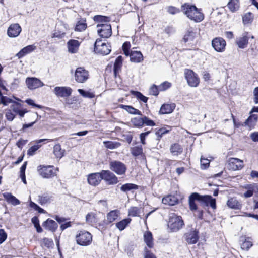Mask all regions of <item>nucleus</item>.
<instances>
[{
  "instance_id": "f8f14e48",
  "label": "nucleus",
  "mask_w": 258,
  "mask_h": 258,
  "mask_svg": "<svg viewBox=\"0 0 258 258\" xmlns=\"http://www.w3.org/2000/svg\"><path fill=\"white\" fill-rule=\"evenodd\" d=\"M243 161L239 159L231 158L229 159L227 164L226 167L228 169L236 171L241 169L243 165Z\"/></svg>"
},
{
  "instance_id": "dca6fc26",
  "label": "nucleus",
  "mask_w": 258,
  "mask_h": 258,
  "mask_svg": "<svg viewBox=\"0 0 258 258\" xmlns=\"http://www.w3.org/2000/svg\"><path fill=\"white\" fill-rule=\"evenodd\" d=\"M10 110L15 114L18 115L20 117H23L25 113L28 112V111L25 109H23L21 104L14 102L11 105Z\"/></svg>"
},
{
  "instance_id": "1a4fd4ad",
  "label": "nucleus",
  "mask_w": 258,
  "mask_h": 258,
  "mask_svg": "<svg viewBox=\"0 0 258 258\" xmlns=\"http://www.w3.org/2000/svg\"><path fill=\"white\" fill-rule=\"evenodd\" d=\"M89 78L88 71L83 67H78L75 72V79L78 83H83Z\"/></svg>"
},
{
  "instance_id": "473e14b6",
  "label": "nucleus",
  "mask_w": 258,
  "mask_h": 258,
  "mask_svg": "<svg viewBox=\"0 0 258 258\" xmlns=\"http://www.w3.org/2000/svg\"><path fill=\"white\" fill-rule=\"evenodd\" d=\"M120 215V212L118 210L111 211L107 214V220L109 223H112L116 220Z\"/></svg>"
},
{
  "instance_id": "680f3d73",
  "label": "nucleus",
  "mask_w": 258,
  "mask_h": 258,
  "mask_svg": "<svg viewBox=\"0 0 258 258\" xmlns=\"http://www.w3.org/2000/svg\"><path fill=\"white\" fill-rule=\"evenodd\" d=\"M7 237V234L3 229H0V244L3 243Z\"/></svg>"
},
{
  "instance_id": "393cba45",
  "label": "nucleus",
  "mask_w": 258,
  "mask_h": 258,
  "mask_svg": "<svg viewBox=\"0 0 258 258\" xmlns=\"http://www.w3.org/2000/svg\"><path fill=\"white\" fill-rule=\"evenodd\" d=\"M129 55L130 56V60L133 62L138 63L142 61L143 60V55L140 51H132Z\"/></svg>"
},
{
  "instance_id": "09e8293b",
  "label": "nucleus",
  "mask_w": 258,
  "mask_h": 258,
  "mask_svg": "<svg viewBox=\"0 0 258 258\" xmlns=\"http://www.w3.org/2000/svg\"><path fill=\"white\" fill-rule=\"evenodd\" d=\"M42 245V246L49 248L53 247L54 243L52 239L48 238H44L43 239Z\"/></svg>"
},
{
  "instance_id": "f3484780",
  "label": "nucleus",
  "mask_w": 258,
  "mask_h": 258,
  "mask_svg": "<svg viewBox=\"0 0 258 258\" xmlns=\"http://www.w3.org/2000/svg\"><path fill=\"white\" fill-rule=\"evenodd\" d=\"M72 90L68 87H56L54 89L55 94L60 97L69 96L72 93Z\"/></svg>"
},
{
  "instance_id": "2eb2a0df",
  "label": "nucleus",
  "mask_w": 258,
  "mask_h": 258,
  "mask_svg": "<svg viewBox=\"0 0 258 258\" xmlns=\"http://www.w3.org/2000/svg\"><path fill=\"white\" fill-rule=\"evenodd\" d=\"M212 45L216 51L221 52L225 50L226 41L222 38H215L212 40Z\"/></svg>"
},
{
  "instance_id": "ea45409f",
  "label": "nucleus",
  "mask_w": 258,
  "mask_h": 258,
  "mask_svg": "<svg viewBox=\"0 0 258 258\" xmlns=\"http://www.w3.org/2000/svg\"><path fill=\"white\" fill-rule=\"evenodd\" d=\"M228 7L231 11L233 12L236 11L239 8V1L231 0L228 4Z\"/></svg>"
},
{
  "instance_id": "412c9836",
  "label": "nucleus",
  "mask_w": 258,
  "mask_h": 258,
  "mask_svg": "<svg viewBox=\"0 0 258 258\" xmlns=\"http://www.w3.org/2000/svg\"><path fill=\"white\" fill-rule=\"evenodd\" d=\"M226 204L229 208L235 210H240L242 206L241 202L236 198H231L229 199L227 201Z\"/></svg>"
},
{
  "instance_id": "69168bd1",
  "label": "nucleus",
  "mask_w": 258,
  "mask_h": 258,
  "mask_svg": "<svg viewBox=\"0 0 258 258\" xmlns=\"http://www.w3.org/2000/svg\"><path fill=\"white\" fill-rule=\"evenodd\" d=\"M65 35V33L55 31L52 35V38H62Z\"/></svg>"
},
{
  "instance_id": "9b49d317",
  "label": "nucleus",
  "mask_w": 258,
  "mask_h": 258,
  "mask_svg": "<svg viewBox=\"0 0 258 258\" xmlns=\"http://www.w3.org/2000/svg\"><path fill=\"white\" fill-rule=\"evenodd\" d=\"M95 51L102 55L108 54L110 51V46L109 44H106L104 43H102L101 40H97L94 45Z\"/></svg>"
},
{
  "instance_id": "338daca9",
  "label": "nucleus",
  "mask_w": 258,
  "mask_h": 258,
  "mask_svg": "<svg viewBox=\"0 0 258 258\" xmlns=\"http://www.w3.org/2000/svg\"><path fill=\"white\" fill-rule=\"evenodd\" d=\"M16 115L10 109L6 112V116L8 120L12 121Z\"/></svg>"
},
{
  "instance_id": "864d4df0",
  "label": "nucleus",
  "mask_w": 258,
  "mask_h": 258,
  "mask_svg": "<svg viewBox=\"0 0 258 258\" xmlns=\"http://www.w3.org/2000/svg\"><path fill=\"white\" fill-rule=\"evenodd\" d=\"M30 116L33 118V119H34L35 120L34 121L31 122V123H28V124H25L23 125V128H28L29 127H31L32 126V125L35 122L36 120L38 117V115L36 112H32L30 114Z\"/></svg>"
},
{
  "instance_id": "6e6d98bb",
  "label": "nucleus",
  "mask_w": 258,
  "mask_h": 258,
  "mask_svg": "<svg viewBox=\"0 0 258 258\" xmlns=\"http://www.w3.org/2000/svg\"><path fill=\"white\" fill-rule=\"evenodd\" d=\"M171 86V84L170 82L165 81L159 85V90L161 91H165L169 88Z\"/></svg>"
},
{
  "instance_id": "a19ab883",
  "label": "nucleus",
  "mask_w": 258,
  "mask_h": 258,
  "mask_svg": "<svg viewBox=\"0 0 258 258\" xmlns=\"http://www.w3.org/2000/svg\"><path fill=\"white\" fill-rule=\"evenodd\" d=\"M87 28V24L86 21L81 20L77 22L75 30L76 31L81 32L85 30Z\"/></svg>"
},
{
  "instance_id": "4c0bfd02",
  "label": "nucleus",
  "mask_w": 258,
  "mask_h": 258,
  "mask_svg": "<svg viewBox=\"0 0 258 258\" xmlns=\"http://www.w3.org/2000/svg\"><path fill=\"white\" fill-rule=\"evenodd\" d=\"M53 153L56 158L60 159L63 156L64 150L61 149L59 144H56L53 147Z\"/></svg>"
},
{
  "instance_id": "a18cd8bd",
  "label": "nucleus",
  "mask_w": 258,
  "mask_h": 258,
  "mask_svg": "<svg viewBox=\"0 0 258 258\" xmlns=\"http://www.w3.org/2000/svg\"><path fill=\"white\" fill-rule=\"evenodd\" d=\"M133 124L138 127H142L144 125L143 117H135L132 119Z\"/></svg>"
},
{
  "instance_id": "7c9ffc66",
  "label": "nucleus",
  "mask_w": 258,
  "mask_h": 258,
  "mask_svg": "<svg viewBox=\"0 0 258 258\" xmlns=\"http://www.w3.org/2000/svg\"><path fill=\"white\" fill-rule=\"evenodd\" d=\"M170 150L173 156H178L182 153L183 148L180 145L174 143L171 145Z\"/></svg>"
},
{
  "instance_id": "2f4dec72",
  "label": "nucleus",
  "mask_w": 258,
  "mask_h": 258,
  "mask_svg": "<svg viewBox=\"0 0 258 258\" xmlns=\"http://www.w3.org/2000/svg\"><path fill=\"white\" fill-rule=\"evenodd\" d=\"M123 58L121 56H118L114 64V75L116 76L117 74L120 72L122 66Z\"/></svg>"
},
{
  "instance_id": "13d9d810",
  "label": "nucleus",
  "mask_w": 258,
  "mask_h": 258,
  "mask_svg": "<svg viewBox=\"0 0 258 258\" xmlns=\"http://www.w3.org/2000/svg\"><path fill=\"white\" fill-rule=\"evenodd\" d=\"M252 243L251 241L246 240L244 242L242 243L241 247L243 250H248L250 247L252 246Z\"/></svg>"
},
{
  "instance_id": "4be33fe9",
  "label": "nucleus",
  "mask_w": 258,
  "mask_h": 258,
  "mask_svg": "<svg viewBox=\"0 0 258 258\" xmlns=\"http://www.w3.org/2000/svg\"><path fill=\"white\" fill-rule=\"evenodd\" d=\"M186 240L188 244H195L198 239V232L195 230H191L185 234Z\"/></svg>"
},
{
  "instance_id": "0eeeda50",
  "label": "nucleus",
  "mask_w": 258,
  "mask_h": 258,
  "mask_svg": "<svg viewBox=\"0 0 258 258\" xmlns=\"http://www.w3.org/2000/svg\"><path fill=\"white\" fill-rule=\"evenodd\" d=\"M109 168L111 170L118 175H123L126 171L125 165L119 161L113 160L109 162Z\"/></svg>"
},
{
  "instance_id": "39448f33",
  "label": "nucleus",
  "mask_w": 258,
  "mask_h": 258,
  "mask_svg": "<svg viewBox=\"0 0 258 258\" xmlns=\"http://www.w3.org/2000/svg\"><path fill=\"white\" fill-rule=\"evenodd\" d=\"M183 225L184 222L181 216L173 214L170 217L168 226L172 231H178Z\"/></svg>"
},
{
  "instance_id": "6e6552de",
  "label": "nucleus",
  "mask_w": 258,
  "mask_h": 258,
  "mask_svg": "<svg viewBox=\"0 0 258 258\" xmlns=\"http://www.w3.org/2000/svg\"><path fill=\"white\" fill-rule=\"evenodd\" d=\"M97 28L98 34L102 38H108L112 34L111 27L109 23H98Z\"/></svg>"
},
{
  "instance_id": "de8ad7c7",
  "label": "nucleus",
  "mask_w": 258,
  "mask_h": 258,
  "mask_svg": "<svg viewBox=\"0 0 258 258\" xmlns=\"http://www.w3.org/2000/svg\"><path fill=\"white\" fill-rule=\"evenodd\" d=\"M132 94L134 95L138 99L140 100L144 103H146L148 98L144 96L141 92L138 91H132Z\"/></svg>"
},
{
  "instance_id": "a878e982",
  "label": "nucleus",
  "mask_w": 258,
  "mask_h": 258,
  "mask_svg": "<svg viewBox=\"0 0 258 258\" xmlns=\"http://www.w3.org/2000/svg\"><path fill=\"white\" fill-rule=\"evenodd\" d=\"M43 226L46 229L52 232L55 231L58 227V225L56 222L53 220L47 219L43 224Z\"/></svg>"
},
{
  "instance_id": "c85d7f7f",
  "label": "nucleus",
  "mask_w": 258,
  "mask_h": 258,
  "mask_svg": "<svg viewBox=\"0 0 258 258\" xmlns=\"http://www.w3.org/2000/svg\"><path fill=\"white\" fill-rule=\"evenodd\" d=\"M144 240L147 246L150 248L154 246L153 238L152 233L150 231H146L144 234Z\"/></svg>"
},
{
  "instance_id": "4d7b16f0",
  "label": "nucleus",
  "mask_w": 258,
  "mask_h": 258,
  "mask_svg": "<svg viewBox=\"0 0 258 258\" xmlns=\"http://www.w3.org/2000/svg\"><path fill=\"white\" fill-rule=\"evenodd\" d=\"M201 166L202 169H205L208 167L210 163V161L208 159L201 158Z\"/></svg>"
},
{
  "instance_id": "79ce46f5",
  "label": "nucleus",
  "mask_w": 258,
  "mask_h": 258,
  "mask_svg": "<svg viewBox=\"0 0 258 258\" xmlns=\"http://www.w3.org/2000/svg\"><path fill=\"white\" fill-rule=\"evenodd\" d=\"M253 19V16L250 12L246 13L242 17L243 23L244 25L251 24Z\"/></svg>"
},
{
  "instance_id": "aec40b11",
  "label": "nucleus",
  "mask_w": 258,
  "mask_h": 258,
  "mask_svg": "<svg viewBox=\"0 0 258 258\" xmlns=\"http://www.w3.org/2000/svg\"><path fill=\"white\" fill-rule=\"evenodd\" d=\"M101 180L100 172L90 174L87 178L88 183L95 186L98 185Z\"/></svg>"
},
{
  "instance_id": "4468645a",
  "label": "nucleus",
  "mask_w": 258,
  "mask_h": 258,
  "mask_svg": "<svg viewBox=\"0 0 258 258\" xmlns=\"http://www.w3.org/2000/svg\"><path fill=\"white\" fill-rule=\"evenodd\" d=\"M25 83L27 87L30 90H34L44 85V83L40 79L35 77L27 78Z\"/></svg>"
},
{
  "instance_id": "3c124183",
  "label": "nucleus",
  "mask_w": 258,
  "mask_h": 258,
  "mask_svg": "<svg viewBox=\"0 0 258 258\" xmlns=\"http://www.w3.org/2000/svg\"><path fill=\"white\" fill-rule=\"evenodd\" d=\"M50 198L49 196H48L46 194H44L42 196H38V202L39 203L43 205L49 202H50Z\"/></svg>"
},
{
  "instance_id": "49530a36",
  "label": "nucleus",
  "mask_w": 258,
  "mask_h": 258,
  "mask_svg": "<svg viewBox=\"0 0 258 258\" xmlns=\"http://www.w3.org/2000/svg\"><path fill=\"white\" fill-rule=\"evenodd\" d=\"M196 34L195 32H193L192 31H189L184 35L183 40L185 42L191 41L194 40V38L196 37Z\"/></svg>"
},
{
  "instance_id": "423d86ee",
  "label": "nucleus",
  "mask_w": 258,
  "mask_h": 258,
  "mask_svg": "<svg viewBox=\"0 0 258 258\" xmlns=\"http://www.w3.org/2000/svg\"><path fill=\"white\" fill-rule=\"evenodd\" d=\"M185 78L187 81L188 85L191 87H197L200 83V78L198 75L192 70L190 69H185L184 71Z\"/></svg>"
},
{
  "instance_id": "e2e57ef3",
  "label": "nucleus",
  "mask_w": 258,
  "mask_h": 258,
  "mask_svg": "<svg viewBox=\"0 0 258 258\" xmlns=\"http://www.w3.org/2000/svg\"><path fill=\"white\" fill-rule=\"evenodd\" d=\"M158 89L156 85H153L150 88V94L153 95L157 96L158 93Z\"/></svg>"
},
{
  "instance_id": "9d476101",
  "label": "nucleus",
  "mask_w": 258,
  "mask_h": 258,
  "mask_svg": "<svg viewBox=\"0 0 258 258\" xmlns=\"http://www.w3.org/2000/svg\"><path fill=\"white\" fill-rule=\"evenodd\" d=\"M101 179L105 181L109 185H113L118 183L116 175L109 170H102L100 172Z\"/></svg>"
},
{
  "instance_id": "7ed1b4c3",
  "label": "nucleus",
  "mask_w": 258,
  "mask_h": 258,
  "mask_svg": "<svg viewBox=\"0 0 258 258\" xmlns=\"http://www.w3.org/2000/svg\"><path fill=\"white\" fill-rule=\"evenodd\" d=\"M76 242L81 246H88L92 241L91 233L86 231H80L76 236Z\"/></svg>"
},
{
  "instance_id": "f03ea898",
  "label": "nucleus",
  "mask_w": 258,
  "mask_h": 258,
  "mask_svg": "<svg viewBox=\"0 0 258 258\" xmlns=\"http://www.w3.org/2000/svg\"><path fill=\"white\" fill-rule=\"evenodd\" d=\"M182 9L186 16L196 22H200L204 19L203 14L195 6L185 4Z\"/></svg>"
},
{
  "instance_id": "20e7f679",
  "label": "nucleus",
  "mask_w": 258,
  "mask_h": 258,
  "mask_svg": "<svg viewBox=\"0 0 258 258\" xmlns=\"http://www.w3.org/2000/svg\"><path fill=\"white\" fill-rule=\"evenodd\" d=\"M54 170L53 166L39 165L37 167V171L39 174L44 178H51L56 175V171Z\"/></svg>"
},
{
  "instance_id": "bb28decb",
  "label": "nucleus",
  "mask_w": 258,
  "mask_h": 258,
  "mask_svg": "<svg viewBox=\"0 0 258 258\" xmlns=\"http://www.w3.org/2000/svg\"><path fill=\"white\" fill-rule=\"evenodd\" d=\"M3 196L9 203L14 206H16L20 204V201L10 193L5 192L3 194Z\"/></svg>"
},
{
  "instance_id": "f704fd0d",
  "label": "nucleus",
  "mask_w": 258,
  "mask_h": 258,
  "mask_svg": "<svg viewBox=\"0 0 258 258\" xmlns=\"http://www.w3.org/2000/svg\"><path fill=\"white\" fill-rule=\"evenodd\" d=\"M46 140H47V139H40L37 140L36 141L37 144L32 146L31 147H30L27 151V154L29 156L33 155L35 154V152L41 147V146L38 145V144Z\"/></svg>"
},
{
  "instance_id": "6ab92c4d",
  "label": "nucleus",
  "mask_w": 258,
  "mask_h": 258,
  "mask_svg": "<svg viewBox=\"0 0 258 258\" xmlns=\"http://www.w3.org/2000/svg\"><path fill=\"white\" fill-rule=\"evenodd\" d=\"M21 31V28L18 24H13L11 25L7 31L9 36L11 37H16L18 36Z\"/></svg>"
},
{
  "instance_id": "c03bdc74",
  "label": "nucleus",
  "mask_w": 258,
  "mask_h": 258,
  "mask_svg": "<svg viewBox=\"0 0 258 258\" xmlns=\"http://www.w3.org/2000/svg\"><path fill=\"white\" fill-rule=\"evenodd\" d=\"M122 108L130 114L141 115L140 111L131 106L123 105Z\"/></svg>"
},
{
  "instance_id": "774afa93",
  "label": "nucleus",
  "mask_w": 258,
  "mask_h": 258,
  "mask_svg": "<svg viewBox=\"0 0 258 258\" xmlns=\"http://www.w3.org/2000/svg\"><path fill=\"white\" fill-rule=\"evenodd\" d=\"M25 102L28 104L29 105H32L34 107H37L38 108H42V106L41 105H38V104H36L34 101L31 99H27Z\"/></svg>"
},
{
  "instance_id": "bf43d9fd",
  "label": "nucleus",
  "mask_w": 258,
  "mask_h": 258,
  "mask_svg": "<svg viewBox=\"0 0 258 258\" xmlns=\"http://www.w3.org/2000/svg\"><path fill=\"white\" fill-rule=\"evenodd\" d=\"M131 45L129 42H124L122 46V49L124 51V53L126 56H128L130 54V48Z\"/></svg>"
},
{
  "instance_id": "8fccbe9b",
  "label": "nucleus",
  "mask_w": 258,
  "mask_h": 258,
  "mask_svg": "<svg viewBox=\"0 0 258 258\" xmlns=\"http://www.w3.org/2000/svg\"><path fill=\"white\" fill-rule=\"evenodd\" d=\"M140 209L137 207H132L128 209V215L132 217L138 216Z\"/></svg>"
},
{
  "instance_id": "cd10ccee",
  "label": "nucleus",
  "mask_w": 258,
  "mask_h": 258,
  "mask_svg": "<svg viewBox=\"0 0 258 258\" xmlns=\"http://www.w3.org/2000/svg\"><path fill=\"white\" fill-rule=\"evenodd\" d=\"M175 104H163L161 106L159 112L162 114L170 113L173 112V111L175 109Z\"/></svg>"
},
{
  "instance_id": "c756f323",
  "label": "nucleus",
  "mask_w": 258,
  "mask_h": 258,
  "mask_svg": "<svg viewBox=\"0 0 258 258\" xmlns=\"http://www.w3.org/2000/svg\"><path fill=\"white\" fill-rule=\"evenodd\" d=\"M177 202V198L172 195H168L162 199V203L169 206L174 205Z\"/></svg>"
},
{
  "instance_id": "5fc2aeb1",
  "label": "nucleus",
  "mask_w": 258,
  "mask_h": 258,
  "mask_svg": "<svg viewBox=\"0 0 258 258\" xmlns=\"http://www.w3.org/2000/svg\"><path fill=\"white\" fill-rule=\"evenodd\" d=\"M94 20L98 22L99 23H103L104 22L105 23L108 21V18L107 17L99 15L95 16Z\"/></svg>"
},
{
  "instance_id": "5701e85b",
  "label": "nucleus",
  "mask_w": 258,
  "mask_h": 258,
  "mask_svg": "<svg viewBox=\"0 0 258 258\" xmlns=\"http://www.w3.org/2000/svg\"><path fill=\"white\" fill-rule=\"evenodd\" d=\"M36 49V46L35 45H28L22 49L17 54L16 56L21 58L26 55L29 54Z\"/></svg>"
},
{
  "instance_id": "603ef678",
  "label": "nucleus",
  "mask_w": 258,
  "mask_h": 258,
  "mask_svg": "<svg viewBox=\"0 0 258 258\" xmlns=\"http://www.w3.org/2000/svg\"><path fill=\"white\" fill-rule=\"evenodd\" d=\"M78 91L79 92V93L84 97L92 98L95 97L94 94L92 92H89V91H85L84 90L81 89H78Z\"/></svg>"
},
{
  "instance_id": "58836bf2",
  "label": "nucleus",
  "mask_w": 258,
  "mask_h": 258,
  "mask_svg": "<svg viewBox=\"0 0 258 258\" xmlns=\"http://www.w3.org/2000/svg\"><path fill=\"white\" fill-rule=\"evenodd\" d=\"M138 188V186L136 184L133 183H126L122 185L120 187V190L122 191L127 192L132 190L137 189Z\"/></svg>"
},
{
  "instance_id": "052dcab7",
  "label": "nucleus",
  "mask_w": 258,
  "mask_h": 258,
  "mask_svg": "<svg viewBox=\"0 0 258 258\" xmlns=\"http://www.w3.org/2000/svg\"><path fill=\"white\" fill-rule=\"evenodd\" d=\"M143 119L144 124H145L146 125L149 126H153L155 125V122L153 120L150 119L149 118L144 116L143 117Z\"/></svg>"
},
{
  "instance_id": "b1692460",
  "label": "nucleus",
  "mask_w": 258,
  "mask_h": 258,
  "mask_svg": "<svg viewBox=\"0 0 258 258\" xmlns=\"http://www.w3.org/2000/svg\"><path fill=\"white\" fill-rule=\"evenodd\" d=\"M257 120V115L255 114H251L249 117L241 124L242 126H248L249 127H254Z\"/></svg>"
},
{
  "instance_id": "c9c22d12",
  "label": "nucleus",
  "mask_w": 258,
  "mask_h": 258,
  "mask_svg": "<svg viewBox=\"0 0 258 258\" xmlns=\"http://www.w3.org/2000/svg\"><path fill=\"white\" fill-rule=\"evenodd\" d=\"M248 43V38L247 36L244 35L239 37L236 42L238 47L240 48H244L246 47Z\"/></svg>"
},
{
  "instance_id": "0e129e2a",
  "label": "nucleus",
  "mask_w": 258,
  "mask_h": 258,
  "mask_svg": "<svg viewBox=\"0 0 258 258\" xmlns=\"http://www.w3.org/2000/svg\"><path fill=\"white\" fill-rule=\"evenodd\" d=\"M144 257L145 258H156L155 255L150 252L147 247H145L144 248Z\"/></svg>"
},
{
  "instance_id": "a211bd4d",
  "label": "nucleus",
  "mask_w": 258,
  "mask_h": 258,
  "mask_svg": "<svg viewBox=\"0 0 258 258\" xmlns=\"http://www.w3.org/2000/svg\"><path fill=\"white\" fill-rule=\"evenodd\" d=\"M80 45V42L78 40L71 39L67 42V47L69 53L72 54L78 52Z\"/></svg>"
},
{
  "instance_id": "ddd939ff",
  "label": "nucleus",
  "mask_w": 258,
  "mask_h": 258,
  "mask_svg": "<svg viewBox=\"0 0 258 258\" xmlns=\"http://www.w3.org/2000/svg\"><path fill=\"white\" fill-rule=\"evenodd\" d=\"M131 153L132 155L136 159L140 160V162L143 163L146 162V158L145 154L143 153V148L141 145H138L131 148Z\"/></svg>"
},
{
  "instance_id": "f257e3e1",
  "label": "nucleus",
  "mask_w": 258,
  "mask_h": 258,
  "mask_svg": "<svg viewBox=\"0 0 258 258\" xmlns=\"http://www.w3.org/2000/svg\"><path fill=\"white\" fill-rule=\"evenodd\" d=\"M195 201L199 202L203 208L210 206L213 209L216 208V199L213 198L211 196H202L197 192L191 194L189 197L188 199L189 209L192 211L197 210V216L200 219H203V211L202 210H198Z\"/></svg>"
},
{
  "instance_id": "e433bc0d",
  "label": "nucleus",
  "mask_w": 258,
  "mask_h": 258,
  "mask_svg": "<svg viewBox=\"0 0 258 258\" xmlns=\"http://www.w3.org/2000/svg\"><path fill=\"white\" fill-rule=\"evenodd\" d=\"M131 219L130 218L124 219L116 223V227L120 231L124 230L126 227L130 223Z\"/></svg>"
},
{
  "instance_id": "37998d69",
  "label": "nucleus",
  "mask_w": 258,
  "mask_h": 258,
  "mask_svg": "<svg viewBox=\"0 0 258 258\" xmlns=\"http://www.w3.org/2000/svg\"><path fill=\"white\" fill-rule=\"evenodd\" d=\"M103 144L106 148L110 149H115L120 146V143L113 141H104L103 142Z\"/></svg>"
},
{
  "instance_id": "72a5a7b5",
  "label": "nucleus",
  "mask_w": 258,
  "mask_h": 258,
  "mask_svg": "<svg viewBox=\"0 0 258 258\" xmlns=\"http://www.w3.org/2000/svg\"><path fill=\"white\" fill-rule=\"evenodd\" d=\"M86 221L88 224L92 226L96 224L98 222L96 214L92 212L88 213L86 216Z\"/></svg>"
}]
</instances>
